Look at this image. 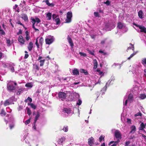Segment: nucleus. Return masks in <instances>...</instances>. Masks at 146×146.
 Returning <instances> with one entry per match:
<instances>
[{"instance_id":"f257e3e1","label":"nucleus","mask_w":146,"mask_h":146,"mask_svg":"<svg viewBox=\"0 0 146 146\" xmlns=\"http://www.w3.org/2000/svg\"><path fill=\"white\" fill-rule=\"evenodd\" d=\"M31 20L33 24V28L35 30V32L38 31H39L38 29L39 28V27L38 24L41 21L40 19L37 17H35V18L31 17Z\"/></svg>"},{"instance_id":"f03ea898","label":"nucleus","mask_w":146,"mask_h":146,"mask_svg":"<svg viewBox=\"0 0 146 146\" xmlns=\"http://www.w3.org/2000/svg\"><path fill=\"white\" fill-rule=\"evenodd\" d=\"M133 96L132 94H130L128 96V99H127V96H125L123 100V105L125 106H127V104L128 102L130 103L133 100Z\"/></svg>"},{"instance_id":"7ed1b4c3","label":"nucleus","mask_w":146,"mask_h":146,"mask_svg":"<svg viewBox=\"0 0 146 146\" xmlns=\"http://www.w3.org/2000/svg\"><path fill=\"white\" fill-rule=\"evenodd\" d=\"M17 85L16 82L12 81L9 82L7 84V88L8 90L11 91L15 89Z\"/></svg>"},{"instance_id":"20e7f679","label":"nucleus","mask_w":146,"mask_h":146,"mask_svg":"<svg viewBox=\"0 0 146 146\" xmlns=\"http://www.w3.org/2000/svg\"><path fill=\"white\" fill-rule=\"evenodd\" d=\"M115 27L114 24L111 21H108L106 23L105 28L108 31H110Z\"/></svg>"},{"instance_id":"39448f33","label":"nucleus","mask_w":146,"mask_h":146,"mask_svg":"<svg viewBox=\"0 0 146 146\" xmlns=\"http://www.w3.org/2000/svg\"><path fill=\"white\" fill-rule=\"evenodd\" d=\"M14 99V98L13 97H12L6 100L4 103V105L6 106L12 104H13L14 103L13 102Z\"/></svg>"},{"instance_id":"423d86ee","label":"nucleus","mask_w":146,"mask_h":146,"mask_svg":"<svg viewBox=\"0 0 146 146\" xmlns=\"http://www.w3.org/2000/svg\"><path fill=\"white\" fill-rule=\"evenodd\" d=\"M72 112L71 111L70 109L64 108L63 110L62 115L63 116L64 115L65 116L68 115H71L72 113Z\"/></svg>"},{"instance_id":"0eeeda50","label":"nucleus","mask_w":146,"mask_h":146,"mask_svg":"<svg viewBox=\"0 0 146 146\" xmlns=\"http://www.w3.org/2000/svg\"><path fill=\"white\" fill-rule=\"evenodd\" d=\"M72 17V13L71 12H68L67 13L66 19L65 20L66 23H69L71 21V18Z\"/></svg>"},{"instance_id":"6e6552de","label":"nucleus","mask_w":146,"mask_h":146,"mask_svg":"<svg viewBox=\"0 0 146 146\" xmlns=\"http://www.w3.org/2000/svg\"><path fill=\"white\" fill-rule=\"evenodd\" d=\"M67 91L66 92H60L58 93V97L60 99H61V100H63V99H65L66 96H67Z\"/></svg>"},{"instance_id":"1a4fd4ad","label":"nucleus","mask_w":146,"mask_h":146,"mask_svg":"<svg viewBox=\"0 0 146 146\" xmlns=\"http://www.w3.org/2000/svg\"><path fill=\"white\" fill-rule=\"evenodd\" d=\"M66 138L65 137H62L59 138L58 141V144L56 145V146H61L62 144L65 141Z\"/></svg>"},{"instance_id":"9d476101","label":"nucleus","mask_w":146,"mask_h":146,"mask_svg":"<svg viewBox=\"0 0 146 146\" xmlns=\"http://www.w3.org/2000/svg\"><path fill=\"white\" fill-rule=\"evenodd\" d=\"M54 39L53 36L49 37L45 40V42L46 44H50L52 43L54 41Z\"/></svg>"},{"instance_id":"9b49d317","label":"nucleus","mask_w":146,"mask_h":146,"mask_svg":"<svg viewBox=\"0 0 146 146\" xmlns=\"http://www.w3.org/2000/svg\"><path fill=\"white\" fill-rule=\"evenodd\" d=\"M133 24L134 25L136 26L137 27H138L141 30V32L144 33H146V28L144 27L143 26H140L137 25L135 23H133Z\"/></svg>"},{"instance_id":"f8f14e48","label":"nucleus","mask_w":146,"mask_h":146,"mask_svg":"<svg viewBox=\"0 0 146 146\" xmlns=\"http://www.w3.org/2000/svg\"><path fill=\"white\" fill-rule=\"evenodd\" d=\"M37 60L40 63V66H43L45 61V60L42 56H40L38 57Z\"/></svg>"},{"instance_id":"ddd939ff","label":"nucleus","mask_w":146,"mask_h":146,"mask_svg":"<svg viewBox=\"0 0 146 146\" xmlns=\"http://www.w3.org/2000/svg\"><path fill=\"white\" fill-rule=\"evenodd\" d=\"M115 136L117 139L121 138V134L118 130H116L115 132Z\"/></svg>"},{"instance_id":"4468645a","label":"nucleus","mask_w":146,"mask_h":146,"mask_svg":"<svg viewBox=\"0 0 146 146\" xmlns=\"http://www.w3.org/2000/svg\"><path fill=\"white\" fill-rule=\"evenodd\" d=\"M14 118L13 116H12L10 118V121L13 122V123L11 124H10L9 125V127L11 129H12L14 127L15 125L13 122V121H14Z\"/></svg>"},{"instance_id":"2eb2a0df","label":"nucleus","mask_w":146,"mask_h":146,"mask_svg":"<svg viewBox=\"0 0 146 146\" xmlns=\"http://www.w3.org/2000/svg\"><path fill=\"white\" fill-rule=\"evenodd\" d=\"M18 40L21 44H24L25 43V40L23 39V37L21 35H19L18 38Z\"/></svg>"},{"instance_id":"dca6fc26","label":"nucleus","mask_w":146,"mask_h":146,"mask_svg":"<svg viewBox=\"0 0 146 146\" xmlns=\"http://www.w3.org/2000/svg\"><path fill=\"white\" fill-rule=\"evenodd\" d=\"M33 47V43L32 42H30L28 46V48L29 51H31Z\"/></svg>"},{"instance_id":"f3484780","label":"nucleus","mask_w":146,"mask_h":146,"mask_svg":"<svg viewBox=\"0 0 146 146\" xmlns=\"http://www.w3.org/2000/svg\"><path fill=\"white\" fill-rule=\"evenodd\" d=\"M72 73L74 75H78L79 74V72L78 70L76 68H75L73 70H72Z\"/></svg>"},{"instance_id":"a211bd4d","label":"nucleus","mask_w":146,"mask_h":146,"mask_svg":"<svg viewBox=\"0 0 146 146\" xmlns=\"http://www.w3.org/2000/svg\"><path fill=\"white\" fill-rule=\"evenodd\" d=\"M21 17L25 21H27L28 20V17L27 15L26 14H22Z\"/></svg>"},{"instance_id":"6ab92c4d","label":"nucleus","mask_w":146,"mask_h":146,"mask_svg":"<svg viewBox=\"0 0 146 146\" xmlns=\"http://www.w3.org/2000/svg\"><path fill=\"white\" fill-rule=\"evenodd\" d=\"M68 40L70 45L71 46H72L74 45V44L72 41V40L70 37L69 36H68L67 38Z\"/></svg>"},{"instance_id":"aec40b11","label":"nucleus","mask_w":146,"mask_h":146,"mask_svg":"<svg viewBox=\"0 0 146 146\" xmlns=\"http://www.w3.org/2000/svg\"><path fill=\"white\" fill-rule=\"evenodd\" d=\"M118 28L119 29H121L125 27V26L121 22H119L117 24Z\"/></svg>"},{"instance_id":"412c9836","label":"nucleus","mask_w":146,"mask_h":146,"mask_svg":"<svg viewBox=\"0 0 146 146\" xmlns=\"http://www.w3.org/2000/svg\"><path fill=\"white\" fill-rule=\"evenodd\" d=\"M52 14L50 13H48L46 14V18L47 20H49L51 19Z\"/></svg>"},{"instance_id":"4be33fe9","label":"nucleus","mask_w":146,"mask_h":146,"mask_svg":"<svg viewBox=\"0 0 146 146\" xmlns=\"http://www.w3.org/2000/svg\"><path fill=\"white\" fill-rule=\"evenodd\" d=\"M25 33L26 34L25 38L26 40L28 41L30 38V36L29 35V33L27 31H26Z\"/></svg>"},{"instance_id":"5701e85b","label":"nucleus","mask_w":146,"mask_h":146,"mask_svg":"<svg viewBox=\"0 0 146 146\" xmlns=\"http://www.w3.org/2000/svg\"><path fill=\"white\" fill-rule=\"evenodd\" d=\"M138 16L140 18L142 19L143 18V13L142 11H139L138 12Z\"/></svg>"},{"instance_id":"b1692460","label":"nucleus","mask_w":146,"mask_h":146,"mask_svg":"<svg viewBox=\"0 0 146 146\" xmlns=\"http://www.w3.org/2000/svg\"><path fill=\"white\" fill-rule=\"evenodd\" d=\"M93 138L92 137L88 139V143L90 146L92 145L93 142Z\"/></svg>"},{"instance_id":"393cba45","label":"nucleus","mask_w":146,"mask_h":146,"mask_svg":"<svg viewBox=\"0 0 146 146\" xmlns=\"http://www.w3.org/2000/svg\"><path fill=\"white\" fill-rule=\"evenodd\" d=\"M131 131H130V133H134L136 131L135 127L134 125L132 126L131 127Z\"/></svg>"},{"instance_id":"a878e982","label":"nucleus","mask_w":146,"mask_h":146,"mask_svg":"<svg viewBox=\"0 0 146 146\" xmlns=\"http://www.w3.org/2000/svg\"><path fill=\"white\" fill-rule=\"evenodd\" d=\"M145 127V125L143 123H142L140 125V126L139 127V129L140 130H143Z\"/></svg>"},{"instance_id":"bb28decb","label":"nucleus","mask_w":146,"mask_h":146,"mask_svg":"<svg viewBox=\"0 0 146 146\" xmlns=\"http://www.w3.org/2000/svg\"><path fill=\"white\" fill-rule=\"evenodd\" d=\"M129 45L130 46H129V47L127 49V51H128V50L129 49H132V50L134 52V47L133 45V44H132L131 43H130Z\"/></svg>"},{"instance_id":"cd10ccee","label":"nucleus","mask_w":146,"mask_h":146,"mask_svg":"<svg viewBox=\"0 0 146 146\" xmlns=\"http://www.w3.org/2000/svg\"><path fill=\"white\" fill-rule=\"evenodd\" d=\"M45 2L46 3V4L48 5V6L50 7H52L54 5V4L53 3H50L49 2L48 0H45Z\"/></svg>"},{"instance_id":"c85d7f7f","label":"nucleus","mask_w":146,"mask_h":146,"mask_svg":"<svg viewBox=\"0 0 146 146\" xmlns=\"http://www.w3.org/2000/svg\"><path fill=\"white\" fill-rule=\"evenodd\" d=\"M110 82H111V81H108L106 83L105 86L103 88V89H102V90H104V91H106V88H107V86H109V84L110 83Z\"/></svg>"},{"instance_id":"c756f323","label":"nucleus","mask_w":146,"mask_h":146,"mask_svg":"<svg viewBox=\"0 0 146 146\" xmlns=\"http://www.w3.org/2000/svg\"><path fill=\"white\" fill-rule=\"evenodd\" d=\"M137 52H134L131 54L130 56L127 58V59L129 60H130L137 53Z\"/></svg>"},{"instance_id":"7c9ffc66","label":"nucleus","mask_w":146,"mask_h":146,"mask_svg":"<svg viewBox=\"0 0 146 146\" xmlns=\"http://www.w3.org/2000/svg\"><path fill=\"white\" fill-rule=\"evenodd\" d=\"M39 70V67L37 65H33V70L36 71L37 70Z\"/></svg>"},{"instance_id":"2f4dec72","label":"nucleus","mask_w":146,"mask_h":146,"mask_svg":"<svg viewBox=\"0 0 146 146\" xmlns=\"http://www.w3.org/2000/svg\"><path fill=\"white\" fill-rule=\"evenodd\" d=\"M80 72L82 73H84L85 75H87L88 74V72L87 71L83 69H81L80 70Z\"/></svg>"},{"instance_id":"473e14b6","label":"nucleus","mask_w":146,"mask_h":146,"mask_svg":"<svg viewBox=\"0 0 146 146\" xmlns=\"http://www.w3.org/2000/svg\"><path fill=\"white\" fill-rule=\"evenodd\" d=\"M33 86V84L32 83H27L25 84V86L26 87L31 88Z\"/></svg>"},{"instance_id":"72a5a7b5","label":"nucleus","mask_w":146,"mask_h":146,"mask_svg":"<svg viewBox=\"0 0 146 146\" xmlns=\"http://www.w3.org/2000/svg\"><path fill=\"white\" fill-rule=\"evenodd\" d=\"M40 116V114L38 113H37L35 119V122H36V121L38 119V118Z\"/></svg>"},{"instance_id":"f704fd0d","label":"nucleus","mask_w":146,"mask_h":146,"mask_svg":"<svg viewBox=\"0 0 146 146\" xmlns=\"http://www.w3.org/2000/svg\"><path fill=\"white\" fill-rule=\"evenodd\" d=\"M55 21L56 22V24L58 25L60 23V20L59 18H57L55 19Z\"/></svg>"},{"instance_id":"c9c22d12","label":"nucleus","mask_w":146,"mask_h":146,"mask_svg":"<svg viewBox=\"0 0 146 146\" xmlns=\"http://www.w3.org/2000/svg\"><path fill=\"white\" fill-rule=\"evenodd\" d=\"M141 63L144 65H146V58H143L142 59Z\"/></svg>"},{"instance_id":"e433bc0d","label":"nucleus","mask_w":146,"mask_h":146,"mask_svg":"<svg viewBox=\"0 0 146 146\" xmlns=\"http://www.w3.org/2000/svg\"><path fill=\"white\" fill-rule=\"evenodd\" d=\"M0 114L1 116H5L6 115V113L5 112L3 109H2L1 111Z\"/></svg>"},{"instance_id":"4c0bfd02","label":"nucleus","mask_w":146,"mask_h":146,"mask_svg":"<svg viewBox=\"0 0 146 146\" xmlns=\"http://www.w3.org/2000/svg\"><path fill=\"white\" fill-rule=\"evenodd\" d=\"M43 39L41 37L39 39V42L41 45H42L43 42Z\"/></svg>"},{"instance_id":"58836bf2","label":"nucleus","mask_w":146,"mask_h":146,"mask_svg":"<svg viewBox=\"0 0 146 146\" xmlns=\"http://www.w3.org/2000/svg\"><path fill=\"white\" fill-rule=\"evenodd\" d=\"M104 136L103 135H102L99 138V140L100 142H101L102 140H104Z\"/></svg>"},{"instance_id":"ea45409f","label":"nucleus","mask_w":146,"mask_h":146,"mask_svg":"<svg viewBox=\"0 0 146 146\" xmlns=\"http://www.w3.org/2000/svg\"><path fill=\"white\" fill-rule=\"evenodd\" d=\"M62 130H63L65 132H67L68 130V126L64 127H63V128L62 129Z\"/></svg>"},{"instance_id":"a19ab883","label":"nucleus","mask_w":146,"mask_h":146,"mask_svg":"<svg viewBox=\"0 0 146 146\" xmlns=\"http://www.w3.org/2000/svg\"><path fill=\"white\" fill-rule=\"evenodd\" d=\"M79 54L81 56L85 57L86 56V53L82 52H80Z\"/></svg>"},{"instance_id":"79ce46f5","label":"nucleus","mask_w":146,"mask_h":146,"mask_svg":"<svg viewBox=\"0 0 146 146\" xmlns=\"http://www.w3.org/2000/svg\"><path fill=\"white\" fill-rule=\"evenodd\" d=\"M30 106L31 107L34 109H35L36 108V106L33 104H30Z\"/></svg>"},{"instance_id":"37998d69","label":"nucleus","mask_w":146,"mask_h":146,"mask_svg":"<svg viewBox=\"0 0 146 146\" xmlns=\"http://www.w3.org/2000/svg\"><path fill=\"white\" fill-rule=\"evenodd\" d=\"M27 113L29 115H30L31 113V110L29 108H27Z\"/></svg>"},{"instance_id":"c03bdc74","label":"nucleus","mask_w":146,"mask_h":146,"mask_svg":"<svg viewBox=\"0 0 146 146\" xmlns=\"http://www.w3.org/2000/svg\"><path fill=\"white\" fill-rule=\"evenodd\" d=\"M31 119V118H30L29 119L27 120L25 122V124L26 125H27L28 124H29L30 122V119Z\"/></svg>"},{"instance_id":"a18cd8bd","label":"nucleus","mask_w":146,"mask_h":146,"mask_svg":"<svg viewBox=\"0 0 146 146\" xmlns=\"http://www.w3.org/2000/svg\"><path fill=\"white\" fill-rule=\"evenodd\" d=\"M6 110L9 113H11L12 111V110L9 107H7L6 108Z\"/></svg>"},{"instance_id":"49530a36","label":"nucleus","mask_w":146,"mask_h":146,"mask_svg":"<svg viewBox=\"0 0 146 146\" xmlns=\"http://www.w3.org/2000/svg\"><path fill=\"white\" fill-rule=\"evenodd\" d=\"M82 101L81 100L79 99L77 103V104L78 105H80L82 104Z\"/></svg>"},{"instance_id":"de8ad7c7","label":"nucleus","mask_w":146,"mask_h":146,"mask_svg":"<svg viewBox=\"0 0 146 146\" xmlns=\"http://www.w3.org/2000/svg\"><path fill=\"white\" fill-rule=\"evenodd\" d=\"M88 52L89 54H90L91 55H94V51H91L89 50H88Z\"/></svg>"},{"instance_id":"09e8293b","label":"nucleus","mask_w":146,"mask_h":146,"mask_svg":"<svg viewBox=\"0 0 146 146\" xmlns=\"http://www.w3.org/2000/svg\"><path fill=\"white\" fill-rule=\"evenodd\" d=\"M142 114L140 112H139L135 115V117L138 116H141Z\"/></svg>"},{"instance_id":"8fccbe9b","label":"nucleus","mask_w":146,"mask_h":146,"mask_svg":"<svg viewBox=\"0 0 146 146\" xmlns=\"http://www.w3.org/2000/svg\"><path fill=\"white\" fill-rule=\"evenodd\" d=\"M106 39H104L102 40L101 42V44L102 45L104 44L106 42Z\"/></svg>"},{"instance_id":"3c124183","label":"nucleus","mask_w":146,"mask_h":146,"mask_svg":"<svg viewBox=\"0 0 146 146\" xmlns=\"http://www.w3.org/2000/svg\"><path fill=\"white\" fill-rule=\"evenodd\" d=\"M94 15L96 17H99V14L98 12H95L94 13Z\"/></svg>"},{"instance_id":"603ef678","label":"nucleus","mask_w":146,"mask_h":146,"mask_svg":"<svg viewBox=\"0 0 146 146\" xmlns=\"http://www.w3.org/2000/svg\"><path fill=\"white\" fill-rule=\"evenodd\" d=\"M10 69L11 70V72H14V68L13 66H10Z\"/></svg>"},{"instance_id":"864d4df0","label":"nucleus","mask_w":146,"mask_h":146,"mask_svg":"<svg viewBox=\"0 0 146 146\" xmlns=\"http://www.w3.org/2000/svg\"><path fill=\"white\" fill-rule=\"evenodd\" d=\"M26 101H29L30 102H31L32 101V99L31 98L28 97L27 99L25 100L26 102Z\"/></svg>"},{"instance_id":"5fc2aeb1","label":"nucleus","mask_w":146,"mask_h":146,"mask_svg":"<svg viewBox=\"0 0 146 146\" xmlns=\"http://www.w3.org/2000/svg\"><path fill=\"white\" fill-rule=\"evenodd\" d=\"M35 44L36 46L38 48L39 47V46L38 44V38H37L36 39V42H35Z\"/></svg>"},{"instance_id":"6e6d98bb","label":"nucleus","mask_w":146,"mask_h":146,"mask_svg":"<svg viewBox=\"0 0 146 146\" xmlns=\"http://www.w3.org/2000/svg\"><path fill=\"white\" fill-rule=\"evenodd\" d=\"M22 92V90L21 89H19L18 90L17 92V94L18 95L20 94Z\"/></svg>"},{"instance_id":"4d7b16f0","label":"nucleus","mask_w":146,"mask_h":146,"mask_svg":"<svg viewBox=\"0 0 146 146\" xmlns=\"http://www.w3.org/2000/svg\"><path fill=\"white\" fill-rule=\"evenodd\" d=\"M93 63H94V65H95V66L96 65L97 66V65H98L97 62V60H96V59H94V60Z\"/></svg>"},{"instance_id":"13d9d810","label":"nucleus","mask_w":146,"mask_h":146,"mask_svg":"<svg viewBox=\"0 0 146 146\" xmlns=\"http://www.w3.org/2000/svg\"><path fill=\"white\" fill-rule=\"evenodd\" d=\"M0 33L1 35H4L5 34V33L3 30L1 29L0 30Z\"/></svg>"},{"instance_id":"bf43d9fd","label":"nucleus","mask_w":146,"mask_h":146,"mask_svg":"<svg viewBox=\"0 0 146 146\" xmlns=\"http://www.w3.org/2000/svg\"><path fill=\"white\" fill-rule=\"evenodd\" d=\"M105 4H106L107 5H109L110 4V2L108 1H107L106 2H104Z\"/></svg>"},{"instance_id":"052dcab7","label":"nucleus","mask_w":146,"mask_h":146,"mask_svg":"<svg viewBox=\"0 0 146 146\" xmlns=\"http://www.w3.org/2000/svg\"><path fill=\"white\" fill-rule=\"evenodd\" d=\"M57 17V15L56 14H53L52 16V18L53 19H54L56 18V17Z\"/></svg>"},{"instance_id":"680f3d73","label":"nucleus","mask_w":146,"mask_h":146,"mask_svg":"<svg viewBox=\"0 0 146 146\" xmlns=\"http://www.w3.org/2000/svg\"><path fill=\"white\" fill-rule=\"evenodd\" d=\"M17 23L20 24L21 25H22L24 28L25 27L21 23L20 21H19L18 22H17Z\"/></svg>"},{"instance_id":"e2e57ef3","label":"nucleus","mask_w":146,"mask_h":146,"mask_svg":"<svg viewBox=\"0 0 146 146\" xmlns=\"http://www.w3.org/2000/svg\"><path fill=\"white\" fill-rule=\"evenodd\" d=\"M130 143V142L129 141H128L126 142L125 144L127 146H128L129 145Z\"/></svg>"},{"instance_id":"0e129e2a","label":"nucleus","mask_w":146,"mask_h":146,"mask_svg":"<svg viewBox=\"0 0 146 146\" xmlns=\"http://www.w3.org/2000/svg\"><path fill=\"white\" fill-rule=\"evenodd\" d=\"M29 55L28 54H25V55L24 58L26 59L29 56Z\"/></svg>"},{"instance_id":"69168bd1","label":"nucleus","mask_w":146,"mask_h":146,"mask_svg":"<svg viewBox=\"0 0 146 146\" xmlns=\"http://www.w3.org/2000/svg\"><path fill=\"white\" fill-rule=\"evenodd\" d=\"M127 122L129 123H131V119H127Z\"/></svg>"},{"instance_id":"338daca9","label":"nucleus","mask_w":146,"mask_h":146,"mask_svg":"<svg viewBox=\"0 0 146 146\" xmlns=\"http://www.w3.org/2000/svg\"><path fill=\"white\" fill-rule=\"evenodd\" d=\"M22 34V31L21 29H20L19 32L17 33V34L19 35V34Z\"/></svg>"},{"instance_id":"774afa93","label":"nucleus","mask_w":146,"mask_h":146,"mask_svg":"<svg viewBox=\"0 0 146 146\" xmlns=\"http://www.w3.org/2000/svg\"><path fill=\"white\" fill-rule=\"evenodd\" d=\"M7 43L8 44L10 45V41L9 39L7 40Z\"/></svg>"}]
</instances>
